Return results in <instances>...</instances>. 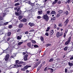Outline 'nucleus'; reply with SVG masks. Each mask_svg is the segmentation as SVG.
I'll use <instances>...</instances> for the list:
<instances>
[{
	"label": "nucleus",
	"mask_w": 73,
	"mask_h": 73,
	"mask_svg": "<svg viewBox=\"0 0 73 73\" xmlns=\"http://www.w3.org/2000/svg\"><path fill=\"white\" fill-rule=\"evenodd\" d=\"M63 35V33L61 32L60 33L59 32H58L56 33V36L57 37H59L60 36H61Z\"/></svg>",
	"instance_id": "nucleus-4"
},
{
	"label": "nucleus",
	"mask_w": 73,
	"mask_h": 73,
	"mask_svg": "<svg viewBox=\"0 0 73 73\" xmlns=\"http://www.w3.org/2000/svg\"><path fill=\"white\" fill-rule=\"evenodd\" d=\"M68 64L70 66H73V63H70L68 62Z\"/></svg>",
	"instance_id": "nucleus-15"
},
{
	"label": "nucleus",
	"mask_w": 73,
	"mask_h": 73,
	"mask_svg": "<svg viewBox=\"0 0 73 73\" xmlns=\"http://www.w3.org/2000/svg\"><path fill=\"white\" fill-rule=\"evenodd\" d=\"M51 20L52 21H55L56 20V18L55 17H54L52 18H51Z\"/></svg>",
	"instance_id": "nucleus-38"
},
{
	"label": "nucleus",
	"mask_w": 73,
	"mask_h": 73,
	"mask_svg": "<svg viewBox=\"0 0 73 73\" xmlns=\"http://www.w3.org/2000/svg\"><path fill=\"white\" fill-rule=\"evenodd\" d=\"M66 14L67 15L68 14V11H66Z\"/></svg>",
	"instance_id": "nucleus-44"
},
{
	"label": "nucleus",
	"mask_w": 73,
	"mask_h": 73,
	"mask_svg": "<svg viewBox=\"0 0 73 73\" xmlns=\"http://www.w3.org/2000/svg\"><path fill=\"white\" fill-rule=\"evenodd\" d=\"M23 17V16L22 15H20L19 16L18 18L20 20L22 19V18Z\"/></svg>",
	"instance_id": "nucleus-18"
},
{
	"label": "nucleus",
	"mask_w": 73,
	"mask_h": 73,
	"mask_svg": "<svg viewBox=\"0 0 73 73\" xmlns=\"http://www.w3.org/2000/svg\"><path fill=\"white\" fill-rule=\"evenodd\" d=\"M65 72L67 73V69L66 68H65Z\"/></svg>",
	"instance_id": "nucleus-49"
},
{
	"label": "nucleus",
	"mask_w": 73,
	"mask_h": 73,
	"mask_svg": "<svg viewBox=\"0 0 73 73\" xmlns=\"http://www.w3.org/2000/svg\"><path fill=\"white\" fill-rule=\"evenodd\" d=\"M58 26H59V27H62V24L61 23H60V24H59L58 25Z\"/></svg>",
	"instance_id": "nucleus-37"
},
{
	"label": "nucleus",
	"mask_w": 73,
	"mask_h": 73,
	"mask_svg": "<svg viewBox=\"0 0 73 73\" xmlns=\"http://www.w3.org/2000/svg\"><path fill=\"white\" fill-rule=\"evenodd\" d=\"M68 31V29H66L65 31V33H67V32Z\"/></svg>",
	"instance_id": "nucleus-48"
},
{
	"label": "nucleus",
	"mask_w": 73,
	"mask_h": 73,
	"mask_svg": "<svg viewBox=\"0 0 73 73\" xmlns=\"http://www.w3.org/2000/svg\"><path fill=\"white\" fill-rule=\"evenodd\" d=\"M20 5L19 3V2H18L17 3H15V6H16L17 5Z\"/></svg>",
	"instance_id": "nucleus-28"
},
{
	"label": "nucleus",
	"mask_w": 73,
	"mask_h": 73,
	"mask_svg": "<svg viewBox=\"0 0 73 73\" xmlns=\"http://www.w3.org/2000/svg\"><path fill=\"white\" fill-rule=\"evenodd\" d=\"M20 9V8L19 7H16L15 8V10H16L17 12H19V11Z\"/></svg>",
	"instance_id": "nucleus-11"
},
{
	"label": "nucleus",
	"mask_w": 73,
	"mask_h": 73,
	"mask_svg": "<svg viewBox=\"0 0 73 73\" xmlns=\"http://www.w3.org/2000/svg\"><path fill=\"white\" fill-rule=\"evenodd\" d=\"M8 23V22H6L5 23H3V25H7Z\"/></svg>",
	"instance_id": "nucleus-36"
},
{
	"label": "nucleus",
	"mask_w": 73,
	"mask_h": 73,
	"mask_svg": "<svg viewBox=\"0 0 73 73\" xmlns=\"http://www.w3.org/2000/svg\"><path fill=\"white\" fill-rule=\"evenodd\" d=\"M12 25H10L9 26V28H12Z\"/></svg>",
	"instance_id": "nucleus-45"
},
{
	"label": "nucleus",
	"mask_w": 73,
	"mask_h": 73,
	"mask_svg": "<svg viewBox=\"0 0 73 73\" xmlns=\"http://www.w3.org/2000/svg\"><path fill=\"white\" fill-rule=\"evenodd\" d=\"M58 0H54V2L56 3H57V2H58Z\"/></svg>",
	"instance_id": "nucleus-59"
},
{
	"label": "nucleus",
	"mask_w": 73,
	"mask_h": 73,
	"mask_svg": "<svg viewBox=\"0 0 73 73\" xmlns=\"http://www.w3.org/2000/svg\"><path fill=\"white\" fill-rule=\"evenodd\" d=\"M11 32H9L7 33V36H11Z\"/></svg>",
	"instance_id": "nucleus-22"
},
{
	"label": "nucleus",
	"mask_w": 73,
	"mask_h": 73,
	"mask_svg": "<svg viewBox=\"0 0 73 73\" xmlns=\"http://www.w3.org/2000/svg\"><path fill=\"white\" fill-rule=\"evenodd\" d=\"M21 37L20 36H18L17 37V39L18 40H20L21 39Z\"/></svg>",
	"instance_id": "nucleus-35"
},
{
	"label": "nucleus",
	"mask_w": 73,
	"mask_h": 73,
	"mask_svg": "<svg viewBox=\"0 0 73 73\" xmlns=\"http://www.w3.org/2000/svg\"><path fill=\"white\" fill-rule=\"evenodd\" d=\"M67 8L68 9H70L69 5H67Z\"/></svg>",
	"instance_id": "nucleus-53"
},
{
	"label": "nucleus",
	"mask_w": 73,
	"mask_h": 73,
	"mask_svg": "<svg viewBox=\"0 0 73 73\" xmlns=\"http://www.w3.org/2000/svg\"><path fill=\"white\" fill-rule=\"evenodd\" d=\"M42 64H43V65H44L45 64V61H44V62H43Z\"/></svg>",
	"instance_id": "nucleus-56"
},
{
	"label": "nucleus",
	"mask_w": 73,
	"mask_h": 73,
	"mask_svg": "<svg viewBox=\"0 0 73 73\" xmlns=\"http://www.w3.org/2000/svg\"><path fill=\"white\" fill-rule=\"evenodd\" d=\"M37 17L38 19H40L41 18L40 16H38Z\"/></svg>",
	"instance_id": "nucleus-43"
},
{
	"label": "nucleus",
	"mask_w": 73,
	"mask_h": 73,
	"mask_svg": "<svg viewBox=\"0 0 73 73\" xmlns=\"http://www.w3.org/2000/svg\"><path fill=\"white\" fill-rule=\"evenodd\" d=\"M0 19L1 20H3V17H2L1 16H0Z\"/></svg>",
	"instance_id": "nucleus-55"
},
{
	"label": "nucleus",
	"mask_w": 73,
	"mask_h": 73,
	"mask_svg": "<svg viewBox=\"0 0 73 73\" xmlns=\"http://www.w3.org/2000/svg\"><path fill=\"white\" fill-rule=\"evenodd\" d=\"M34 31V30L33 29L31 30L30 31V32H32Z\"/></svg>",
	"instance_id": "nucleus-46"
},
{
	"label": "nucleus",
	"mask_w": 73,
	"mask_h": 73,
	"mask_svg": "<svg viewBox=\"0 0 73 73\" xmlns=\"http://www.w3.org/2000/svg\"><path fill=\"white\" fill-rule=\"evenodd\" d=\"M29 25L31 27H32L34 26L35 25V24L33 23H29Z\"/></svg>",
	"instance_id": "nucleus-12"
},
{
	"label": "nucleus",
	"mask_w": 73,
	"mask_h": 73,
	"mask_svg": "<svg viewBox=\"0 0 73 73\" xmlns=\"http://www.w3.org/2000/svg\"><path fill=\"white\" fill-rule=\"evenodd\" d=\"M27 65V66L28 68H30V67H31V66H29V65Z\"/></svg>",
	"instance_id": "nucleus-57"
},
{
	"label": "nucleus",
	"mask_w": 73,
	"mask_h": 73,
	"mask_svg": "<svg viewBox=\"0 0 73 73\" xmlns=\"http://www.w3.org/2000/svg\"><path fill=\"white\" fill-rule=\"evenodd\" d=\"M58 12L60 13L61 14V13H62L63 12V11L62 10H59V11H58Z\"/></svg>",
	"instance_id": "nucleus-26"
},
{
	"label": "nucleus",
	"mask_w": 73,
	"mask_h": 73,
	"mask_svg": "<svg viewBox=\"0 0 73 73\" xmlns=\"http://www.w3.org/2000/svg\"><path fill=\"white\" fill-rule=\"evenodd\" d=\"M42 17H43V19H45V21H48L49 17H48L46 14L45 15H44Z\"/></svg>",
	"instance_id": "nucleus-2"
},
{
	"label": "nucleus",
	"mask_w": 73,
	"mask_h": 73,
	"mask_svg": "<svg viewBox=\"0 0 73 73\" xmlns=\"http://www.w3.org/2000/svg\"><path fill=\"white\" fill-rule=\"evenodd\" d=\"M71 36H70L69 38H68V40L65 43V45H66L70 43V42L71 41Z\"/></svg>",
	"instance_id": "nucleus-3"
},
{
	"label": "nucleus",
	"mask_w": 73,
	"mask_h": 73,
	"mask_svg": "<svg viewBox=\"0 0 73 73\" xmlns=\"http://www.w3.org/2000/svg\"><path fill=\"white\" fill-rule=\"evenodd\" d=\"M40 69V68L39 67L38 69H37V71H38Z\"/></svg>",
	"instance_id": "nucleus-54"
},
{
	"label": "nucleus",
	"mask_w": 73,
	"mask_h": 73,
	"mask_svg": "<svg viewBox=\"0 0 73 73\" xmlns=\"http://www.w3.org/2000/svg\"><path fill=\"white\" fill-rule=\"evenodd\" d=\"M23 63V62L22 61H19L18 60L16 61V64H15L14 66V68H17L19 67H20L22 66V65H19L20 64H22Z\"/></svg>",
	"instance_id": "nucleus-1"
},
{
	"label": "nucleus",
	"mask_w": 73,
	"mask_h": 73,
	"mask_svg": "<svg viewBox=\"0 0 73 73\" xmlns=\"http://www.w3.org/2000/svg\"><path fill=\"white\" fill-rule=\"evenodd\" d=\"M70 1V0H68L67 1V3H68V4H69Z\"/></svg>",
	"instance_id": "nucleus-51"
},
{
	"label": "nucleus",
	"mask_w": 73,
	"mask_h": 73,
	"mask_svg": "<svg viewBox=\"0 0 73 73\" xmlns=\"http://www.w3.org/2000/svg\"><path fill=\"white\" fill-rule=\"evenodd\" d=\"M21 29L20 28L18 29H17V33H19L21 31Z\"/></svg>",
	"instance_id": "nucleus-31"
},
{
	"label": "nucleus",
	"mask_w": 73,
	"mask_h": 73,
	"mask_svg": "<svg viewBox=\"0 0 73 73\" xmlns=\"http://www.w3.org/2000/svg\"><path fill=\"white\" fill-rule=\"evenodd\" d=\"M54 60L53 59V58H51L49 60V62H51L53 61Z\"/></svg>",
	"instance_id": "nucleus-29"
},
{
	"label": "nucleus",
	"mask_w": 73,
	"mask_h": 73,
	"mask_svg": "<svg viewBox=\"0 0 73 73\" xmlns=\"http://www.w3.org/2000/svg\"><path fill=\"white\" fill-rule=\"evenodd\" d=\"M50 70H51V72H53V71H54L53 69H52V68H51V69H50Z\"/></svg>",
	"instance_id": "nucleus-62"
},
{
	"label": "nucleus",
	"mask_w": 73,
	"mask_h": 73,
	"mask_svg": "<svg viewBox=\"0 0 73 73\" xmlns=\"http://www.w3.org/2000/svg\"><path fill=\"white\" fill-rule=\"evenodd\" d=\"M4 23V22L3 21H1V22H0V26H3V23Z\"/></svg>",
	"instance_id": "nucleus-23"
},
{
	"label": "nucleus",
	"mask_w": 73,
	"mask_h": 73,
	"mask_svg": "<svg viewBox=\"0 0 73 73\" xmlns=\"http://www.w3.org/2000/svg\"><path fill=\"white\" fill-rule=\"evenodd\" d=\"M40 61H39L37 63H36L35 64L34 66L33 67V68H35L36 67L38 66L40 64Z\"/></svg>",
	"instance_id": "nucleus-5"
},
{
	"label": "nucleus",
	"mask_w": 73,
	"mask_h": 73,
	"mask_svg": "<svg viewBox=\"0 0 73 73\" xmlns=\"http://www.w3.org/2000/svg\"><path fill=\"white\" fill-rule=\"evenodd\" d=\"M70 25H69L68 26V28H70Z\"/></svg>",
	"instance_id": "nucleus-63"
},
{
	"label": "nucleus",
	"mask_w": 73,
	"mask_h": 73,
	"mask_svg": "<svg viewBox=\"0 0 73 73\" xmlns=\"http://www.w3.org/2000/svg\"><path fill=\"white\" fill-rule=\"evenodd\" d=\"M23 43V42H19L18 43V45H20L21 44H22Z\"/></svg>",
	"instance_id": "nucleus-20"
},
{
	"label": "nucleus",
	"mask_w": 73,
	"mask_h": 73,
	"mask_svg": "<svg viewBox=\"0 0 73 73\" xmlns=\"http://www.w3.org/2000/svg\"><path fill=\"white\" fill-rule=\"evenodd\" d=\"M19 15H22V13L21 11H20V12H19Z\"/></svg>",
	"instance_id": "nucleus-40"
},
{
	"label": "nucleus",
	"mask_w": 73,
	"mask_h": 73,
	"mask_svg": "<svg viewBox=\"0 0 73 73\" xmlns=\"http://www.w3.org/2000/svg\"><path fill=\"white\" fill-rule=\"evenodd\" d=\"M69 21V20H68V19L67 18V19H66L65 21L64 22V23H65V26H66L67 25V24L68 23Z\"/></svg>",
	"instance_id": "nucleus-10"
},
{
	"label": "nucleus",
	"mask_w": 73,
	"mask_h": 73,
	"mask_svg": "<svg viewBox=\"0 0 73 73\" xmlns=\"http://www.w3.org/2000/svg\"><path fill=\"white\" fill-rule=\"evenodd\" d=\"M40 40L42 42L44 41V38L42 36H41Z\"/></svg>",
	"instance_id": "nucleus-25"
},
{
	"label": "nucleus",
	"mask_w": 73,
	"mask_h": 73,
	"mask_svg": "<svg viewBox=\"0 0 73 73\" xmlns=\"http://www.w3.org/2000/svg\"><path fill=\"white\" fill-rule=\"evenodd\" d=\"M34 46L35 48H37L39 47V46H38V45H37V44H35L34 45Z\"/></svg>",
	"instance_id": "nucleus-32"
},
{
	"label": "nucleus",
	"mask_w": 73,
	"mask_h": 73,
	"mask_svg": "<svg viewBox=\"0 0 73 73\" xmlns=\"http://www.w3.org/2000/svg\"><path fill=\"white\" fill-rule=\"evenodd\" d=\"M56 3H55V2L54 1L53 3H52V4L53 5H54V4H56Z\"/></svg>",
	"instance_id": "nucleus-60"
},
{
	"label": "nucleus",
	"mask_w": 73,
	"mask_h": 73,
	"mask_svg": "<svg viewBox=\"0 0 73 73\" xmlns=\"http://www.w3.org/2000/svg\"><path fill=\"white\" fill-rule=\"evenodd\" d=\"M54 33V30H51V31L49 33V36L50 37H51L53 35Z\"/></svg>",
	"instance_id": "nucleus-6"
},
{
	"label": "nucleus",
	"mask_w": 73,
	"mask_h": 73,
	"mask_svg": "<svg viewBox=\"0 0 73 73\" xmlns=\"http://www.w3.org/2000/svg\"><path fill=\"white\" fill-rule=\"evenodd\" d=\"M50 11L48 10L47 11L46 14L49 15H50Z\"/></svg>",
	"instance_id": "nucleus-27"
},
{
	"label": "nucleus",
	"mask_w": 73,
	"mask_h": 73,
	"mask_svg": "<svg viewBox=\"0 0 73 73\" xmlns=\"http://www.w3.org/2000/svg\"><path fill=\"white\" fill-rule=\"evenodd\" d=\"M70 59L71 60H73V56H72V57H71V58H70Z\"/></svg>",
	"instance_id": "nucleus-58"
},
{
	"label": "nucleus",
	"mask_w": 73,
	"mask_h": 73,
	"mask_svg": "<svg viewBox=\"0 0 73 73\" xmlns=\"http://www.w3.org/2000/svg\"><path fill=\"white\" fill-rule=\"evenodd\" d=\"M42 66V64L41 63L40 64L39 66V67L41 68Z\"/></svg>",
	"instance_id": "nucleus-47"
},
{
	"label": "nucleus",
	"mask_w": 73,
	"mask_h": 73,
	"mask_svg": "<svg viewBox=\"0 0 73 73\" xmlns=\"http://www.w3.org/2000/svg\"><path fill=\"white\" fill-rule=\"evenodd\" d=\"M49 32H46V34H45V35L46 36H48L49 35Z\"/></svg>",
	"instance_id": "nucleus-39"
},
{
	"label": "nucleus",
	"mask_w": 73,
	"mask_h": 73,
	"mask_svg": "<svg viewBox=\"0 0 73 73\" xmlns=\"http://www.w3.org/2000/svg\"><path fill=\"white\" fill-rule=\"evenodd\" d=\"M60 13H58V14L57 15H56V18H58V17L60 16Z\"/></svg>",
	"instance_id": "nucleus-30"
},
{
	"label": "nucleus",
	"mask_w": 73,
	"mask_h": 73,
	"mask_svg": "<svg viewBox=\"0 0 73 73\" xmlns=\"http://www.w3.org/2000/svg\"><path fill=\"white\" fill-rule=\"evenodd\" d=\"M27 46L29 47H31V42H29V43H28L27 44Z\"/></svg>",
	"instance_id": "nucleus-16"
},
{
	"label": "nucleus",
	"mask_w": 73,
	"mask_h": 73,
	"mask_svg": "<svg viewBox=\"0 0 73 73\" xmlns=\"http://www.w3.org/2000/svg\"><path fill=\"white\" fill-rule=\"evenodd\" d=\"M9 57V54H7V55H6V57L5 58V60L6 61H8Z\"/></svg>",
	"instance_id": "nucleus-8"
},
{
	"label": "nucleus",
	"mask_w": 73,
	"mask_h": 73,
	"mask_svg": "<svg viewBox=\"0 0 73 73\" xmlns=\"http://www.w3.org/2000/svg\"><path fill=\"white\" fill-rule=\"evenodd\" d=\"M28 56L27 54H26L25 55H24V61H26L27 60V57H28Z\"/></svg>",
	"instance_id": "nucleus-9"
},
{
	"label": "nucleus",
	"mask_w": 73,
	"mask_h": 73,
	"mask_svg": "<svg viewBox=\"0 0 73 73\" xmlns=\"http://www.w3.org/2000/svg\"><path fill=\"white\" fill-rule=\"evenodd\" d=\"M61 3V2L60 1H59L57 3L58 5H60Z\"/></svg>",
	"instance_id": "nucleus-50"
},
{
	"label": "nucleus",
	"mask_w": 73,
	"mask_h": 73,
	"mask_svg": "<svg viewBox=\"0 0 73 73\" xmlns=\"http://www.w3.org/2000/svg\"><path fill=\"white\" fill-rule=\"evenodd\" d=\"M56 13V12L54 11H52V12H51L50 13L51 14H54Z\"/></svg>",
	"instance_id": "nucleus-21"
},
{
	"label": "nucleus",
	"mask_w": 73,
	"mask_h": 73,
	"mask_svg": "<svg viewBox=\"0 0 73 73\" xmlns=\"http://www.w3.org/2000/svg\"><path fill=\"white\" fill-rule=\"evenodd\" d=\"M19 1V0H15L14 1V3H16Z\"/></svg>",
	"instance_id": "nucleus-52"
},
{
	"label": "nucleus",
	"mask_w": 73,
	"mask_h": 73,
	"mask_svg": "<svg viewBox=\"0 0 73 73\" xmlns=\"http://www.w3.org/2000/svg\"><path fill=\"white\" fill-rule=\"evenodd\" d=\"M27 20L26 18H23L22 19L21 21V22H23V23H25L26 22Z\"/></svg>",
	"instance_id": "nucleus-13"
},
{
	"label": "nucleus",
	"mask_w": 73,
	"mask_h": 73,
	"mask_svg": "<svg viewBox=\"0 0 73 73\" xmlns=\"http://www.w3.org/2000/svg\"><path fill=\"white\" fill-rule=\"evenodd\" d=\"M51 45V44H50V43H48V44H46V46H47V47H48L49 46H50Z\"/></svg>",
	"instance_id": "nucleus-34"
},
{
	"label": "nucleus",
	"mask_w": 73,
	"mask_h": 73,
	"mask_svg": "<svg viewBox=\"0 0 73 73\" xmlns=\"http://www.w3.org/2000/svg\"><path fill=\"white\" fill-rule=\"evenodd\" d=\"M47 67L45 68L44 69V71H46L47 70Z\"/></svg>",
	"instance_id": "nucleus-64"
},
{
	"label": "nucleus",
	"mask_w": 73,
	"mask_h": 73,
	"mask_svg": "<svg viewBox=\"0 0 73 73\" xmlns=\"http://www.w3.org/2000/svg\"><path fill=\"white\" fill-rule=\"evenodd\" d=\"M24 25L23 24V23H21L19 25V28H21L23 27V26Z\"/></svg>",
	"instance_id": "nucleus-14"
},
{
	"label": "nucleus",
	"mask_w": 73,
	"mask_h": 73,
	"mask_svg": "<svg viewBox=\"0 0 73 73\" xmlns=\"http://www.w3.org/2000/svg\"><path fill=\"white\" fill-rule=\"evenodd\" d=\"M33 7H35V5L34 3H31V4L30 5Z\"/></svg>",
	"instance_id": "nucleus-19"
},
{
	"label": "nucleus",
	"mask_w": 73,
	"mask_h": 73,
	"mask_svg": "<svg viewBox=\"0 0 73 73\" xmlns=\"http://www.w3.org/2000/svg\"><path fill=\"white\" fill-rule=\"evenodd\" d=\"M28 67L27 66V65L26 66H25L23 68L21 69V70L23 71H25L26 70H27L28 69Z\"/></svg>",
	"instance_id": "nucleus-7"
},
{
	"label": "nucleus",
	"mask_w": 73,
	"mask_h": 73,
	"mask_svg": "<svg viewBox=\"0 0 73 73\" xmlns=\"http://www.w3.org/2000/svg\"><path fill=\"white\" fill-rule=\"evenodd\" d=\"M10 39H11V38H8L7 40V42L9 41V40H10Z\"/></svg>",
	"instance_id": "nucleus-42"
},
{
	"label": "nucleus",
	"mask_w": 73,
	"mask_h": 73,
	"mask_svg": "<svg viewBox=\"0 0 73 73\" xmlns=\"http://www.w3.org/2000/svg\"><path fill=\"white\" fill-rule=\"evenodd\" d=\"M68 48V47L67 46V47H64V51H66Z\"/></svg>",
	"instance_id": "nucleus-24"
},
{
	"label": "nucleus",
	"mask_w": 73,
	"mask_h": 73,
	"mask_svg": "<svg viewBox=\"0 0 73 73\" xmlns=\"http://www.w3.org/2000/svg\"><path fill=\"white\" fill-rule=\"evenodd\" d=\"M32 3L30 1H29L28 2V3L30 5H31V4Z\"/></svg>",
	"instance_id": "nucleus-61"
},
{
	"label": "nucleus",
	"mask_w": 73,
	"mask_h": 73,
	"mask_svg": "<svg viewBox=\"0 0 73 73\" xmlns=\"http://www.w3.org/2000/svg\"><path fill=\"white\" fill-rule=\"evenodd\" d=\"M32 42L33 44H35L36 43V42H35V40H32Z\"/></svg>",
	"instance_id": "nucleus-33"
},
{
	"label": "nucleus",
	"mask_w": 73,
	"mask_h": 73,
	"mask_svg": "<svg viewBox=\"0 0 73 73\" xmlns=\"http://www.w3.org/2000/svg\"><path fill=\"white\" fill-rule=\"evenodd\" d=\"M38 13L39 15H42L43 14L42 11V10L38 11Z\"/></svg>",
	"instance_id": "nucleus-17"
},
{
	"label": "nucleus",
	"mask_w": 73,
	"mask_h": 73,
	"mask_svg": "<svg viewBox=\"0 0 73 73\" xmlns=\"http://www.w3.org/2000/svg\"><path fill=\"white\" fill-rule=\"evenodd\" d=\"M15 15H19V12H15Z\"/></svg>",
	"instance_id": "nucleus-41"
}]
</instances>
